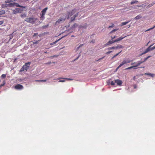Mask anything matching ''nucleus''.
I'll return each instance as SVG.
<instances>
[{
  "mask_svg": "<svg viewBox=\"0 0 155 155\" xmlns=\"http://www.w3.org/2000/svg\"><path fill=\"white\" fill-rule=\"evenodd\" d=\"M39 41V40L37 41H34L33 42V44H37L38 43V42Z\"/></svg>",
  "mask_w": 155,
  "mask_h": 155,
  "instance_id": "35",
  "label": "nucleus"
},
{
  "mask_svg": "<svg viewBox=\"0 0 155 155\" xmlns=\"http://www.w3.org/2000/svg\"><path fill=\"white\" fill-rule=\"evenodd\" d=\"M119 48V46H116V47H115V49H117L118 48Z\"/></svg>",
  "mask_w": 155,
  "mask_h": 155,
  "instance_id": "51",
  "label": "nucleus"
},
{
  "mask_svg": "<svg viewBox=\"0 0 155 155\" xmlns=\"http://www.w3.org/2000/svg\"><path fill=\"white\" fill-rule=\"evenodd\" d=\"M153 45H150L149 47L148 48H147V49H146L142 53V55L144 54L147 53L149 51L151 50L150 47H151Z\"/></svg>",
  "mask_w": 155,
  "mask_h": 155,
  "instance_id": "11",
  "label": "nucleus"
},
{
  "mask_svg": "<svg viewBox=\"0 0 155 155\" xmlns=\"http://www.w3.org/2000/svg\"><path fill=\"white\" fill-rule=\"evenodd\" d=\"M15 89H22L23 88V87L22 85L18 84L15 86Z\"/></svg>",
  "mask_w": 155,
  "mask_h": 155,
  "instance_id": "9",
  "label": "nucleus"
},
{
  "mask_svg": "<svg viewBox=\"0 0 155 155\" xmlns=\"http://www.w3.org/2000/svg\"><path fill=\"white\" fill-rule=\"evenodd\" d=\"M7 5L8 7L10 8L13 7L15 6L16 7L21 8H26V6L19 5L18 3L16 2L10 3L8 4Z\"/></svg>",
  "mask_w": 155,
  "mask_h": 155,
  "instance_id": "1",
  "label": "nucleus"
},
{
  "mask_svg": "<svg viewBox=\"0 0 155 155\" xmlns=\"http://www.w3.org/2000/svg\"><path fill=\"white\" fill-rule=\"evenodd\" d=\"M48 9V8L46 7L44 9L42 10L41 12V17L40 18L41 20H43L45 19V15L46 14V13L47 10Z\"/></svg>",
  "mask_w": 155,
  "mask_h": 155,
  "instance_id": "5",
  "label": "nucleus"
},
{
  "mask_svg": "<svg viewBox=\"0 0 155 155\" xmlns=\"http://www.w3.org/2000/svg\"><path fill=\"white\" fill-rule=\"evenodd\" d=\"M121 51L120 52H119L118 53H117L116 54H115V55H114V57H116L117 56H118L119 55V54L121 53Z\"/></svg>",
  "mask_w": 155,
  "mask_h": 155,
  "instance_id": "30",
  "label": "nucleus"
},
{
  "mask_svg": "<svg viewBox=\"0 0 155 155\" xmlns=\"http://www.w3.org/2000/svg\"><path fill=\"white\" fill-rule=\"evenodd\" d=\"M30 62L26 63L25 65H24L23 67L21 68L19 71L20 72L24 71L25 70L26 71H27L29 68V67L30 65Z\"/></svg>",
  "mask_w": 155,
  "mask_h": 155,
  "instance_id": "2",
  "label": "nucleus"
},
{
  "mask_svg": "<svg viewBox=\"0 0 155 155\" xmlns=\"http://www.w3.org/2000/svg\"><path fill=\"white\" fill-rule=\"evenodd\" d=\"M155 49V45L152 48H150L151 50H153Z\"/></svg>",
  "mask_w": 155,
  "mask_h": 155,
  "instance_id": "40",
  "label": "nucleus"
},
{
  "mask_svg": "<svg viewBox=\"0 0 155 155\" xmlns=\"http://www.w3.org/2000/svg\"><path fill=\"white\" fill-rule=\"evenodd\" d=\"M67 15L66 14L63 15L61 17H60V18L58 19L56 21V24L57 25L60 22L64 21L65 19L67 18Z\"/></svg>",
  "mask_w": 155,
  "mask_h": 155,
  "instance_id": "3",
  "label": "nucleus"
},
{
  "mask_svg": "<svg viewBox=\"0 0 155 155\" xmlns=\"http://www.w3.org/2000/svg\"><path fill=\"white\" fill-rule=\"evenodd\" d=\"M132 61V60H130L129 59H124L122 62L120 64L119 66V67H120L122 65H123L124 64H126L127 63H129Z\"/></svg>",
  "mask_w": 155,
  "mask_h": 155,
  "instance_id": "6",
  "label": "nucleus"
},
{
  "mask_svg": "<svg viewBox=\"0 0 155 155\" xmlns=\"http://www.w3.org/2000/svg\"><path fill=\"white\" fill-rule=\"evenodd\" d=\"M144 74L145 75H148L150 76H151L152 77H153V76H154V74H151V73H145Z\"/></svg>",
  "mask_w": 155,
  "mask_h": 155,
  "instance_id": "18",
  "label": "nucleus"
},
{
  "mask_svg": "<svg viewBox=\"0 0 155 155\" xmlns=\"http://www.w3.org/2000/svg\"><path fill=\"white\" fill-rule=\"evenodd\" d=\"M37 19L34 18H29L25 19V21L28 23L34 24L35 22Z\"/></svg>",
  "mask_w": 155,
  "mask_h": 155,
  "instance_id": "4",
  "label": "nucleus"
},
{
  "mask_svg": "<svg viewBox=\"0 0 155 155\" xmlns=\"http://www.w3.org/2000/svg\"><path fill=\"white\" fill-rule=\"evenodd\" d=\"M114 82L117 83V85L120 86L122 84V81L121 80H119V79H117L114 81Z\"/></svg>",
  "mask_w": 155,
  "mask_h": 155,
  "instance_id": "13",
  "label": "nucleus"
},
{
  "mask_svg": "<svg viewBox=\"0 0 155 155\" xmlns=\"http://www.w3.org/2000/svg\"><path fill=\"white\" fill-rule=\"evenodd\" d=\"M78 13H77L75 15H74V16L71 17V21H72L74 20L75 18L78 16Z\"/></svg>",
  "mask_w": 155,
  "mask_h": 155,
  "instance_id": "15",
  "label": "nucleus"
},
{
  "mask_svg": "<svg viewBox=\"0 0 155 155\" xmlns=\"http://www.w3.org/2000/svg\"><path fill=\"white\" fill-rule=\"evenodd\" d=\"M155 28V25L152 28H151L148 29L146 31H148L149 30H151L154 28Z\"/></svg>",
  "mask_w": 155,
  "mask_h": 155,
  "instance_id": "38",
  "label": "nucleus"
},
{
  "mask_svg": "<svg viewBox=\"0 0 155 155\" xmlns=\"http://www.w3.org/2000/svg\"><path fill=\"white\" fill-rule=\"evenodd\" d=\"M134 88H136V87H137L136 85H134Z\"/></svg>",
  "mask_w": 155,
  "mask_h": 155,
  "instance_id": "52",
  "label": "nucleus"
},
{
  "mask_svg": "<svg viewBox=\"0 0 155 155\" xmlns=\"http://www.w3.org/2000/svg\"><path fill=\"white\" fill-rule=\"evenodd\" d=\"M104 57H103V58H100V59H99L97 61H98L99 60H101V59H103V58H104Z\"/></svg>",
  "mask_w": 155,
  "mask_h": 155,
  "instance_id": "50",
  "label": "nucleus"
},
{
  "mask_svg": "<svg viewBox=\"0 0 155 155\" xmlns=\"http://www.w3.org/2000/svg\"><path fill=\"white\" fill-rule=\"evenodd\" d=\"M115 49V47H109L108 48H107V49L108 50H111L112 49Z\"/></svg>",
  "mask_w": 155,
  "mask_h": 155,
  "instance_id": "31",
  "label": "nucleus"
},
{
  "mask_svg": "<svg viewBox=\"0 0 155 155\" xmlns=\"http://www.w3.org/2000/svg\"><path fill=\"white\" fill-rule=\"evenodd\" d=\"M152 5H151V4H149V5H148V8H150V7H151V6H152Z\"/></svg>",
  "mask_w": 155,
  "mask_h": 155,
  "instance_id": "43",
  "label": "nucleus"
},
{
  "mask_svg": "<svg viewBox=\"0 0 155 155\" xmlns=\"http://www.w3.org/2000/svg\"><path fill=\"white\" fill-rule=\"evenodd\" d=\"M1 29L0 28V30Z\"/></svg>",
  "mask_w": 155,
  "mask_h": 155,
  "instance_id": "62",
  "label": "nucleus"
},
{
  "mask_svg": "<svg viewBox=\"0 0 155 155\" xmlns=\"http://www.w3.org/2000/svg\"><path fill=\"white\" fill-rule=\"evenodd\" d=\"M137 64V63H136V62H134V63H132L131 64H132V65H134V64H135V65Z\"/></svg>",
  "mask_w": 155,
  "mask_h": 155,
  "instance_id": "45",
  "label": "nucleus"
},
{
  "mask_svg": "<svg viewBox=\"0 0 155 155\" xmlns=\"http://www.w3.org/2000/svg\"><path fill=\"white\" fill-rule=\"evenodd\" d=\"M133 79L134 80H135V76H134V77H133Z\"/></svg>",
  "mask_w": 155,
  "mask_h": 155,
  "instance_id": "54",
  "label": "nucleus"
},
{
  "mask_svg": "<svg viewBox=\"0 0 155 155\" xmlns=\"http://www.w3.org/2000/svg\"><path fill=\"white\" fill-rule=\"evenodd\" d=\"M112 52V51H109L107 52L106 53V54H109L111 53Z\"/></svg>",
  "mask_w": 155,
  "mask_h": 155,
  "instance_id": "33",
  "label": "nucleus"
},
{
  "mask_svg": "<svg viewBox=\"0 0 155 155\" xmlns=\"http://www.w3.org/2000/svg\"><path fill=\"white\" fill-rule=\"evenodd\" d=\"M111 39L112 40H113V39H114V38H113V37H111Z\"/></svg>",
  "mask_w": 155,
  "mask_h": 155,
  "instance_id": "56",
  "label": "nucleus"
},
{
  "mask_svg": "<svg viewBox=\"0 0 155 155\" xmlns=\"http://www.w3.org/2000/svg\"><path fill=\"white\" fill-rule=\"evenodd\" d=\"M65 81L64 80H60L59 81V82H64Z\"/></svg>",
  "mask_w": 155,
  "mask_h": 155,
  "instance_id": "39",
  "label": "nucleus"
},
{
  "mask_svg": "<svg viewBox=\"0 0 155 155\" xmlns=\"http://www.w3.org/2000/svg\"><path fill=\"white\" fill-rule=\"evenodd\" d=\"M95 39H93L92 40H91V41L90 42L91 43H95Z\"/></svg>",
  "mask_w": 155,
  "mask_h": 155,
  "instance_id": "36",
  "label": "nucleus"
},
{
  "mask_svg": "<svg viewBox=\"0 0 155 155\" xmlns=\"http://www.w3.org/2000/svg\"><path fill=\"white\" fill-rule=\"evenodd\" d=\"M127 36H125L124 37H122V36H121V37H119L118 38L116 39L115 40H114V41L115 42L119 41H120L121 40L123 39L124 38H125Z\"/></svg>",
  "mask_w": 155,
  "mask_h": 155,
  "instance_id": "14",
  "label": "nucleus"
},
{
  "mask_svg": "<svg viewBox=\"0 0 155 155\" xmlns=\"http://www.w3.org/2000/svg\"><path fill=\"white\" fill-rule=\"evenodd\" d=\"M114 26V24H112V25L109 26L108 27V28H113Z\"/></svg>",
  "mask_w": 155,
  "mask_h": 155,
  "instance_id": "34",
  "label": "nucleus"
},
{
  "mask_svg": "<svg viewBox=\"0 0 155 155\" xmlns=\"http://www.w3.org/2000/svg\"><path fill=\"white\" fill-rule=\"evenodd\" d=\"M114 58H115V57H114V56H113V57L111 58V59H113Z\"/></svg>",
  "mask_w": 155,
  "mask_h": 155,
  "instance_id": "57",
  "label": "nucleus"
},
{
  "mask_svg": "<svg viewBox=\"0 0 155 155\" xmlns=\"http://www.w3.org/2000/svg\"><path fill=\"white\" fill-rule=\"evenodd\" d=\"M79 58V56H78V57L76 59H75V60H76L78 59V58Z\"/></svg>",
  "mask_w": 155,
  "mask_h": 155,
  "instance_id": "55",
  "label": "nucleus"
},
{
  "mask_svg": "<svg viewBox=\"0 0 155 155\" xmlns=\"http://www.w3.org/2000/svg\"><path fill=\"white\" fill-rule=\"evenodd\" d=\"M115 82L113 81H112L111 82V85H115Z\"/></svg>",
  "mask_w": 155,
  "mask_h": 155,
  "instance_id": "37",
  "label": "nucleus"
},
{
  "mask_svg": "<svg viewBox=\"0 0 155 155\" xmlns=\"http://www.w3.org/2000/svg\"><path fill=\"white\" fill-rule=\"evenodd\" d=\"M51 62H48V63H46V64H51Z\"/></svg>",
  "mask_w": 155,
  "mask_h": 155,
  "instance_id": "44",
  "label": "nucleus"
},
{
  "mask_svg": "<svg viewBox=\"0 0 155 155\" xmlns=\"http://www.w3.org/2000/svg\"><path fill=\"white\" fill-rule=\"evenodd\" d=\"M1 77L2 78H6V74H2L1 76Z\"/></svg>",
  "mask_w": 155,
  "mask_h": 155,
  "instance_id": "27",
  "label": "nucleus"
},
{
  "mask_svg": "<svg viewBox=\"0 0 155 155\" xmlns=\"http://www.w3.org/2000/svg\"><path fill=\"white\" fill-rule=\"evenodd\" d=\"M13 0H6L5 1V3H10V2H12V1H13Z\"/></svg>",
  "mask_w": 155,
  "mask_h": 155,
  "instance_id": "24",
  "label": "nucleus"
},
{
  "mask_svg": "<svg viewBox=\"0 0 155 155\" xmlns=\"http://www.w3.org/2000/svg\"><path fill=\"white\" fill-rule=\"evenodd\" d=\"M155 4V2H152L150 4H151V5H154Z\"/></svg>",
  "mask_w": 155,
  "mask_h": 155,
  "instance_id": "47",
  "label": "nucleus"
},
{
  "mask_svg": "<svg viewBox=\"0 0 155 155\" xmlns=\"http://www.w3.org/2000/svg\"><path fill=\"white\" fill-rule=\"evenodd\" d=\"M118 29H115L113 30L112 31H111V32H110V33H112L114 32V31H116Z\"/></svg>",
  "mask_w": 155,
  "mask_h": 155,
  "instance_id": "29",
  "label": "nucleus"
},
{
  "mask_svg": "<svg viewBox=\"0 0 155 155\" xmlns=\"http://www.w3.org/2000/svg\"><path fill=\"white\" fill-rule=\"evenodd\" d=\"M5 8L8 7V4H5Z\"/></svg>",
  "mask_w": 155,
  "mask_h": 155,
  "instance_id": "48",
  "label": "nucleus"
},
{
  "mask_svg": "<svg viewBox=\"0 0 155 155\" xmlns=\"http://www.w3.org/2000/svg\"><path fill=\"white\" fill-rule=\"evenodd\" d=\"M36 81L37 82H46V80H36Z\"/></svg>",
  "mask_w": 155,
  "mask_h": 155,
  "instance_id": "25",
  "label": "nucleus"
},
{
  "mask_svg": "<svg viewBox=\"0 0 155 155\" xmlns=\"http://www.w3.org/2000/svg\"><path fill=\"white\" fill-rule=\"evenodd\" d=\"M76 12V9H74L72 10V11L69 12H68V18H69V17L71 16Z\"/></svg>",
  "mask_w": 155,
  "mask_h": 155,
  "instance_id": "8",
  "label": "nucleus"
},
{
  "mask_svg": "<svg viewBox=\"0 0 155 155\" xmlns=\"http://www.w3.org/2000/svg\"><path fill=\"white\" fill-rule=\"evenodd\" d=\"M141 18V16L140 15H138L135 17V19H139Z\"/></svg>",
  "mask_w": 155,
  "mask_h": 155,
  "instance_id": "22",
  "label": "nucleus"
},
{
  "mask_svg": "<svg viewBox=\"0 0 155 155\" xmlns=\"http://www.w3.org/2000/svg\"><path fill=\"white\" fill-rule=\"evenodd\" d=\"M16 0H13V1H15Z\"/></svg>",
  "mask_w": 155,
  "mask_h": 155,
  "instance_id": "61",
  "label": "nucleus"
},
{
  "mask_svg": "<svg viewBox=\"0 0 155 155\" xmlns=\"http://www.w3.org/2000/svg\"><path fill=\"white\" fill-rule=\"evenodd\" d=\"M5 13V10H2L0 11V15H2V14H4Z\"/></svg>",
  "mask_w": 155,
  "mask_h": 155,
  "instance_id": "23",
  "label": "nucleus"
},
{
  "mask_svg": "<svg viewBox=\"0 0 155 155\" xmlns=\"http://www.w3.org/2000/svg\"><path fill=\"white\" fill-rule=\"evenodd\" d=\"M61 79L60 78H59L58 79Z\"/></svg>",
  "mask_w": 155,
  "mask_h": 155,
  "instance_id": "60",
  "label": "nucleus"
},
{
  "mask_svg": "<svg viewBox=\"0 0 155 155\" xmlns=\"http://www.w3.org/2000/svg\"><path fill=\"white\" fill-rule=\"evenodd\" d=\"M23 10V9H21L20 8H16L15 9L12 10V14H15L18 13H21Z\"/></svg>",
  "mask_w": 155,
  "mask_h": 155,
  "instance_id": "7",
  "label": "nucleus"
},
{
  "mask_svg": "<svg viewBox=\"0 0 155 155\" xmlns=\"http://www.w3.org/2000/svg\"><path fill=\"white\" fill-rule=\"evenodd\" d=\"M139 65L137 63V64H136L135 65H134V66H132V67H128V68H126L125 69L126 70H128V69H132V68H133L134 67H137Z\"/></svg>",
  "mask_w": 155,
  "mask_h": 155,
  "instance_id": "16",
  "label": "nucleus"
},
{
  "mask_svg": "<svg viewBox=\"0 0 155 155\" xmlns=\"http://www.w3.org/2000/svg\"><path fill=\"white\" fill-rule=\"evenodd\" d=\"M138 2V1L137 0L135 1H132L131 3H130V4H131V5H132L133 4H134L135 3H136Z\"/></svg>",
  "mask_w": 155,
  "mask_h": 155,
  "instance_id": "21",
  "label": "nucleus"
},
{
  "mask_svg": "<svg viewBox=\"0 0 155 155\" xmlns=\"http://www.w3.org/2000/svg\"><path fill=\"white\" fill-rule=\"evenodd\" d=\"M61 38H60V39H58L56 41H55V42H53V43H52V44H55V43H57V42L59 40H60Z\"/></svg>",
  "mask_w": 155,
  "mask_h": 155,
  "instance_id": "32",
  "label": "nucleus"
},
{
  "mask_svg": "<svg viewBox=\"0 0 155 155\" xmlns=\"http://www.w3.org/2000/svg\"><path fill=\"white\" fill-rule=\"evenodd\" d=\"M63 79H65V80H73V79L68 78H63Z\"/></svg>",
  "mask_w": 155,
  "mask_h": 155,
  "instance_id": "26",
  "label": "nucleus"
},
{
  "mask_svg": "<svg viewBox=\"0 0 155 155\" xmlns=\"http://www.w3.org/2000/svg\"><path fill=\"white\" fill-rule=\"evenodd\" d=\"M20 16L21 18H24L26 17V14L25 13H23V14H21Z\"/></svg>",
  "mask_w": 155,
  "mask_h": 155,
  "instance_id": "20",
  "label": "nucleus"
},
{
  "mask_svg": "<svg viewBox=\"0 0 155 155\" xmlns=\"http://www.w3.org/2000/svg\"><path fill=\"white\" fill-rule=\"evenodd\" d=\"M150 56H148L147 58H145L144 59V60L143 61H138L137 62V63H138V64H139V65L143 63V62H145V61H146V60H147L149 58H150Z\"/></svg>",
  "mask_w": 155,
  "mask_h": 155,
  "instance_id": "10",
  "label": "nucleus"
},
{
  "mask_svg": "<svg viewBox=\"0 0 155 155\" xmlns=\"http://www.w3.org/2000/svg\"><path fill=\"white\" fill-rule=\"evenodd\" d=\"M44 53H45V54H48V53H49L47 52V51H45V52H44Z\"/></svg>",
  "mask_w": 155,
  "mask_h": 155,
  "instance_id": "53",
  "label": "nucleus"
},
{
  "mask_svg": "<svg viewBox=\"0 0 155 155\" xmlns=\"http://www.w3.org/2000/svg\"><path fill=\"white\" fill-rule=\"evenodd\" d=\"M153 45H150L149 47L148 48H147V49H146L142 53V55L144 54L147 53L149 51L151 50L150 47H151Z\"/></svg>",
  "mask_w": 155,
  "mask_h": 155,
  "instance_id": "12",
  "label": "nucleus"
},
{
  "mask_svg": "<svg viewBox=\"0 0 155 155\" xmlns=\"http://www.w3.org/2000/svg\"><path fill=\"white\" fill-rule=\"evenodd\" d=\"M3 23V21H0V25L2 24Z\"/></svg>",
  "mask_w": 155,
  "mask_h": 155,
  "instance_id": "42",
  "label": "nucleus"
},
{
  "mask_svg": "<svg viewBox=\"0 0 155 155\" xmlns=\"http://www.w3.org/2000/svg\"><path fill=\"white\" fill-rule=\"evenodd\" d=\"M130 21H128L124 22H122L121 23V26H124L125 25H126L127 23H128Z\"/></svg>",
  "mask_w": 155,
  "mask_h": 155,
  "instance_id": "19",
  "label": "nucleus"
},
{
  "mask_svg": "<svg viewBox=\"0 0 155 155\" xmlns=\"http://www.w3.org/2000/svg\"><path fill=\"white\" fill-rule=\"evenodd\" d=\"M73 26H74V27H75L76 26H78V25L76 23H75Z\"/></svg>",
  "mask_w": 155,
  "mask_h": 155,
  "instance_id": "46",
  "label": "nucleus"
},
{
  "mask_svg": "<svg viewBox=\"0 0 155 155\" xmlns=\"http://www.w3.org/2000/svg\"><path fill=\"white\" fill-rule=\"evenodd\" d=\"M114 42H115L114 41V40L113 41H108V42H107V43H106V44H105V45L106 46H107L109 45L113 44V43H114Z\"/></svg>",
  "mask_w": 155,
  "mask_h": 155,
  "instance_id": "17",
  "label": "nucleus"
},
{
  "mask_svg": "<svg viewBox=\"0 0 155 155\" xmlns=\"http://www.w3.org/2000/svg\"><path fill=\"white\" fill-rule=\"evenodd\" d=\"M5 81L3 82V83L1 85H0V88L2 87V86H3L4 85H5Z\"/></svg>",
  "mask_w": 155,
  "mask_h": 155,
  "instance_id": "28",
  "label": "nucleus"
},
{
  "mask_svg": "<svg viewBox=\"0 0 155 155\" xmlns=\"http://www.w3.org/2000/svg\"><path fill=\"white\" fill-rule=\"evenodd\" d=\"M120 67H119V66L117 68V69H116V70H117V69H118Z\"/></svg>",
  "mask_w": 155,
  "mask_h": 155,
  "instance_id": "58",
  "label": "nucleus"
},
{
  "mask_svg": "<svg viewBox=\"0 0 155 155\" xmlns=\"http://www.w3.org/2000/svg\"><path fill=\"white\" fill-rule=\"evenodd\" d=\"M116 36H114L113 37V38H116Z\"/></svg>",
  "mask_w": 155,
  "mask_h": 155,
  "instance_id": "59",
  "label": "nucleus"
},
{
  "mask_svg": "<svg viewBox=\"0 0 155 155\" xmlns=\"http://www.w3.org/2000/svg\"><path fill=\"white\" fill-rule=\"evenodd\" d=\"M119 46V48H123V47L121 45H120V46Z\"/></svg>",
  "mask_w": 155,
  "mask_h": 155,
  "instance_id": "49",
  "label": "nucleus"
},
{
  "mask_svg": "<svg viewBox=\"0 0 155 155\" xmlns=\"http://www.w3.org/2000/svg\"><path fill=\"white\" fill-rule=\"evenodd\" d=\"M38 35V33H34L33 35V37H34L36 35Z\"/></svg>",
  "mask_w": 155,
  "mask_h": 155,
  "instance_id": "41",
  "label": "nucleus"
}]
</instances>
